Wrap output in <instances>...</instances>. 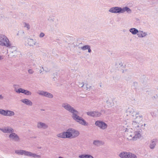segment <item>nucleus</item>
<instances>
[{
  "label": "nucleus",
  "instance_id": "11",
  "mask_svg": "<svg viewBox=\"0 0 158 158\" xmlns=\"http://www.w3.org/2000/svg\"><path fill=\"white\" fill-rule=\"evenodd\" d=\"M9 138L14 141L18 142L20 140V138L19 136L14 132L10 134Z\"/></svg>",
  "mask_w": 158,
  "mask_h": 158
},
{
  "label": "nucleus",
  "instance_id": "10",
  "mask_svg": "<svg viewBox=\"0 0 158 158\" xmlns=\"http://www.w3.org/2000/svg\"><path fill=\"white\" fill-rule=\"evenodd\" d=\"M37 93L39 95L49 98H52L53 97V95L51 93L43 90L39 91L37 92Z\"/></svg>",
  "mask_w": 158,
  "mask_h": 158
},
{
  "label": "nucleus",
  "instance_id": "29",
  "mask_svg": "<svg viewBox=\"0 0 158 158\" xmlns=\"http://www.w3.org/2000/svg\"><path fill=\"white\" fill-rule=\"evenodd\" d=\"M95 117H100L102 115V114L101 112H100L98 111H95Z\"/></svg>",
  "mask_w": 158,
  "mask_h": 158
},
{
  "label": "nucleus",
  "instance_id": "13",
  "mask_svg": "<svg viewBox=\"0 0 158 158\" xmlns=\"http://www.w3.org/2000/svg\"><path fill=\"white\" fill-rule=\"evenodd\" d=\"M157 142V139H153L151 141V143L150 144L149 147L151 149H154L156 144V143Z\"/></svg>",
  "mask_w": 158,
  "mask_h": 158
},
{
  "label": "nucleus",
  "instance_id": "36",
  "mask_svg": "<svg viewBox=\"0 0 158 158\" xmlns=\"http://www.w3.org/2000/svg\"><path fill=\"white\" fill-rule=\"evenodd\" d=\"M84 84H83V83H81L79 85V87H82L84 86Z\"/></svg>",
  "mask_w": 158,
  "mask_h": 158
},
{
  "label": "nucleus",
  "instance_id": "23",
  "mask_svg": "<svg viewBox=\"0 0 158 158\" xmlns=\"http://www.w3.org/2000/svg\"><path fill=\"white\" fill-rule=\"evenodd\" d=\"M102 143V142L98 140L94 141L93 144L97 146H99Z\"/></svg>",
  "mask_w": 158,
  "mask_h": 158
},
{
  "label": "nucleus",
  "instance_id": "33",
  "mask_svg": "<svg viewBox=\"0 0 158 158\" xmlns=\"http://www.w3.org/2000/svg\"><path fill=\"white\" fill-rule=\"evenodd\" d=\"M86 89L87 90H89L91 88V86H90L89 87H88V86H87V85H88V84H86Z\"/></svg>",
  "mask_w": 158,
  "mask_h": 158
},
{
  "label": "nucleus",
  "instance_id": "27",
  "mask_svg": "<svg viewBox=\"0 0 158 158\" xmlns=\"http://www.w3.org/2000/svg\"><path fill=\"white\" fill-rule=\"evenodd\" d=\"M23 94L27 95H31V92L25 89Z\"/></svg>",
  "mask_w": 158,
  "mask_h": 158
},
{
  "label": "nucleus",
  "instance_id": "42",
  "mask_svg": "<svg viewBox=\"0 0 158 158\" xmlns=\"http://www.w3.org/2000/svg\"><path fill=\"white\" fill-rule=\"evenodd\" d=\"M133 126V127H135V128H136V127H135L136 125V124L135 123V124H134V125H132Z\"/></svg>",
  "mask_w": 158,
  "mask_h": 158
},
{
  "label": "nucleus",
  "instance_id": "39",
  "mask_svg": "<svg viewBox=\"0 0 158 158\" xmlns=\"http://www.w3.org/2000/svg\"><path fill=\"white\" fill-rule=\"evenodd\" d=\"M155 98L156 99H158V96H157V95H156V96H154L152 98Z\"/></svg>",
  "mask_w": 158,
  "mask_h": 158
},
{
  "label": "nucleus",
  "instance_id": "28",
  "mask_svg": "<svg viewBox=\"0 0 158 158\" xmlns=\"http://www.w3.org/2000/svg\"><path fill=\"white\" fill-rule=\"evenodd\" d=\"M6 110L0 109V114L4 116L6 115Z\"/></svg>",
  "mask_w": 158,
  "mask_h": 158
},
{
  "label": "nucleus",
  "instance_id": "3",
  "mask_svg": "<svg viewBox=\"0 0 158 158\" xmlns=\"http://www.w3.org/2000/svg\"><path fill=\"white\" fill-rule=\"evenodd\" d=\"M0 45L5 46L6 47H11V49L15 50L14 52L11 51L12 53L16 52V48L15 46L11 47V44L10 43V41L7 37L3 34H0Z\"/></svg>",
  "mask_w": 158,
  "mask_h": 158
},
{
  "label": "nucleus",
  "instance_id": "2",
  "mask_svg": "<svg viewBox=\"0 0 158 158\" xmlns=\"http://www.w3.org/2000/svg\"><path fill=\"white\" fill-rule=\"evenodd\" d=\"M80 134V132L78 130L73 128H69L66 132L58 134L56 136L62 138L73 139L77 137Z\"/></svg>",
  "mask_w": 158,
  "mask_h": 158
},
{
  "label": "nucleus",
  "instance_id": "44",
  "mask_svg": "<svg viewBox=\"0 0 158 158\" xmlns=\"http://www.w3.org/2000/svg\"><path fill=\"white\" fill-rule=\"evenodd\" d=\"M42 71L41 70L39 71V72L40 73H41L42 72Z\"/></svg>",
  "mask_w": 158,
  "mask_h": 158
},
{
  "label": "nucleus",
  "instance_id": "7",
  "mask_svg": "<svg viewBox=\"0 0 158 158\" xmlns=\"http://www.w3.org/2000/svg\"><path fill=\"white\" fill-rule=\"evenodd\" d=\"M38 44L37 43V42L35 39L28 38L25 41L26 46L33 47L35 45H37Z\"/></svg>",
  "mask_w": 158,
  "mask_h": 158
},
{
  "label": "nucleus",
  "instance_id": "25",
  "mask_svg": "<svg viewBox=\"0 0 158 158\" xmlns=\"http://www.w3.org/2000/svg\"><path fill=\"white\" fill-rule=\"evenodd\" d=\"M89 46H90L89 45H85L82 47H81L80 48L82 50L84 51L86 50H87Z\"/></svg>",
  "mask_w": 158,
  "mask_h": 158
},
{
  "label": "nucleus",
  "instance_id": "9",
  "mask_svg": "<svg viewBox=\"0 0 158 158\" xmlns=\"http://www.w3.org/2000/svg\"><path fill=\"white\" fill-rule=\"evenodd\" d=\"M0 130L4 133H11L14 132V130L9 126L5 127L2 128H0Z\"/></svg>",
  "mask_w": 158,
  "mask_h": 158
},
{
  "label": "nucleus",
  "instance_id": "47",
  "mask_svg": "<svg viewBox=\"0 0 158 158\" xmlns=\"http://www.w3.org/2000/svg\"><path fill=\"white\" fill-rule=\"evenodd\" d=\"M132 116H134V114H133V115H132Z\"/></svg>",
  "mask_w": 158,
  "mask_h": 158
},
{
  "label": "nucleus",
  "instance_id": "1",
  "mask_svg": "<svg viewBox=\"0 0 158 158\" xmlns=\"http://www.w3.org/2000/svg\"><path fill=\"white\" fill-rule=\"evenodd\" d=\"M62 106L66 110L72 114V117L76 122L82 126H88L89 123L82 117L78 115V112L70 105L67 103H64L62 104Z\"/></svg>",
  "mask_w": 158,
  "mask_h": 158
},
{
  "label": "nucleus",
  "instance_id": "34",
  "mask_svg": "<svg viewBox=\"0 0 158 158\" xmlns=\"http://www.w3.org/2000/svg\"><path fill=\"white\" fill-rule=\"evenodd\" d=\"M44 35V34L43 32H41L40 35V37H43Z\"/></svg>",
  "mask_w": 158,
  "mask_h": 158
},
{
  "label": "nucleus",
  "instance_id": "21",
  "mask_svg": "<svg viewBox=\"0 0 158 158\" xmlns=\"http://www.w3.org/2000/svg\"><path fill=\"white\" fill-rule=\"evenodd\" d=\"M134 112V110L132 107H130L128 108L126 110L127 113L132 114H133Z\"/></svg>",
  "mask_w": 158,
  "mask_h": 158
},
{
  "label": "nucleus",
  "instance_id": "45",
  "mask_svg": "<svg viewBox=\"0 0 158 158\" xmlns=\"http://www.w3.org/2000/svg\"><path fill=\"white\" fill-rule=\"evenodd\" d=\"M134 84H137V83L136 82H134Z\"/></svg>",
  "mask_w": 158,
  "mask_h": 158
},
{
  "label": "nucleus",
  "instance_id": "32",
  "mask_svg": "<svg viewBox=\"0 0 158 158\" xmlns=\"http://www.w3.org/2000/svg\"><path fill=\"white\" fill-rule=\"evenodd\" d=\"M42 68L43 69V71H45L46 72H48L49 71V69L47 68H45L44 69V68L42 67Z\"/></svg>",
  "mask_w": 158,
  "mask_h": 158
},
{
  "label": "nucleus",
  "instance_id": "46",
  "mask_svg": "<svg viewBox=\"0 0 158 158\" xmlns=\"http://www.w3.org/2000/svg\"><path fill=\"white\" fill-rule=\"evenodd\" d=\"M145 125H146V124H144V126H145Z\"/></svg>",
  "mask_w": 158,
  "mask_h": 158
},
{
  "label": "nucleus",
  "instance_id": "18",
  "mask_svg": "<svg viewBox=\"0 0 158 158\" xmlns=\"http://www.w3.org/2000/svg\"><path fill=\"white\" fill-rule=\"evenodd\" d=\"M15 114L14 112L10 110H6L5 116H14Z\"/></svg>",
  "mask_w": 158,
  "mask_h": 158
},
{
  "label": "nucleus",
  "instance_id": "40",
  "mask_svg": "<svg viewBox=\"0 0 158 158\" xmlns=\"http://www.w3.org/2000/svg\"><path fill=\"white\" fill-rule=\"evenodd\" d=\"M3 59V57L2 56L0 55V60H2Z\"/></svg>",
  "mask_w": 158,
  "mask_h": 158
},
{
  "label": "nucleus",
  "instance_id": "43",
  "mask_svg": "<svg viewBox=\"0 0 158 158\" xmlns=\"http://www.w3.org/2000/svg\"><path fill=\"white\" fill-rule=\"evenodd\" d=\"M150 114L153 117V115H154V113L153 112H151L150 113Z\"/></svg>",
  "mask_w": 158,
  "mask_h": 158
},
{
  "label": "nucleus",
  "instance_id": "17",
  "mask_svg": "<svg viewBox=\"0 0 158 158\" xmlns=\"http://www.w3.org/2000/svg\"><path fill=\"white\" fill-rule=\"evenodd\" d=\"M148 35L147 33L143 31H139V32L137 34V35L139 37L143 38Z\"/></svg>",
  "mask_w": 158,
  "mask_h": 158
},
{
  "label": "nucleus",
  "instance_id": "20",
  "mask_svg": "<svg viewBox=\"0 0 158 158\" xmlns=\"http://www.w3.org/2000/svg\"><path fill=\"white\" fill-rule=\"evenodd\" d=\"M79 158H94L92 156L88 154H82L79 156Z\"/></svg>",
  "mask_w": 158,
  "mask_h": 158
},
{
  "label": "nucleus",
  "instance_id": "37",
  "mask_svg": "<svg viewBox=\"0 0 158 158\" xmlns=\"http://www.w3.org/2000/svg\"><path fill=\"white\" fill-rule=\"evenodd\" d=\"M88 52L89 53L91 51V49H90V46H89V48H88Z\"/></svg>",
  "mask_w": 158,
  "mask_h": 158
},
{
  "label": "nucleus",
  "instance_id": "4",
  "mask_svg": "<svg viewBox=\"0 0 158 158\" xmlns=\"http://www.w3.org/2000/svg\"><path fill=\"white\" fill-rule=\"evenodd\" d=\"M109 11L114 13H123L126 11L128 13H131V10L127 7H125L122 8L121 7L118 6L111 7L109 10Z\"/></svg>",
  "mask_w": 158,
  "mask_h": 158
},
{
  "label": "nucleus",
  "instance_id": "30",
  "mask_svg": "<svg viewBox=\"0 0 158 158\" xmlns=\"http://www.w3.org/2000/svg\"><path fill=\"white\" fill-rule=\"evenodd\" d=\"M24 24H25L24 26V27H26L27 29V30H29L30 28L29 24L28 23H25Z\"/></svg>",
  "mask_w": 158,
  "mask_h": 158
},
{
  "label": "nucleus",
  "instance_id": "38",
  "mask_svg": "<svg viewBox=\"0 0 158 158\" xmlns=\"http://www.w3.org/2000/svg\"><path fill=\"white\" fill-rule=\"evenodd\" d=\"M155 98L156 99H158V96H157V95H156V96H154L152 98Z\"/></svg>",
  "mask_w": 158,
  "mask_h": 158
},
{
  "label": "nucleus",
  "instance_id": "19",
  "mask_svg": "<svg viewBox=\"0 0 158 158\" xmlns=\"http://www.w3.org/2000/svg\"><path fill=\"white\" fill-rule=\"evenodd\" d=\"M129 31L134 35L138 34L139 32L138 30L134 28H130L129 29Z\"/></svg>",
  "mask_w": 158,
  "mask_h": 158
},
{
  "label": "nucleus",
  "instance_id": "35",
  "mask_svg": "<svg viewBox=\"0 0 158 158\" xmlns=\"http://www.w3.org/2000/svg\"><path fill=\"white\" fill-rule=\"evenodd\" d=\"M106 112L105 110H101L100 112H101V114H102H102H104Z\"/></svg>",
  "mask_w": 158,
  "mask_h": 158
},
{
  "label": "nucleus",
  "instance_id": "12",
  "mask_svg": "<svg viewBox=\"0 0 158 158\" xmlns=\"http://www.w3.org/2000/svg\"><path fill=\"white\" fill-rule=\"evenodd\" d=\"M37 127L40 129H46L48 128V125L47 124L41 122H38Z\"/></svg>",
  "mask_w": 158,
  "mask_h": 158
},
{
  "label": "nucleus",
  "instance_id": "24",
  "mask_svg": "<svg viewBox=\"0 0 158 158\" xmlns=\"http://www.w3.org/2000/svg\"><path fill=\"white\" fill-rule=\"evenodd\" d=\"M15 90L16 93H18L19 94L20 93H22L23 94L24 89H23L20 88H19L18 90L15 89Z\"/></svg>",
  "mask_w": 158,
  "mask_h": 158
},
{
  "label": "nucleus",
  "instance_id": "48",
  "mask_svg": "<svg viewBox=\"0 0 158 158\" xmlns=\"http://www.w3.org/2000/svg\"><path fill=\"white\" fill-rule=\"evenodd\" d=\"M100 87H101V85H100Z\"/></svg>",
  "mask_w": 158,
  "mask_h": 158
},
{
  "label": "nucleus",
  "instance_id": "6",
  "mask_svg": "<svg viewBox=\"0 0 158 158\" xmlns=\"http://www.w3.org/2000/svg\"><path fill=\"white\" fill-rule=\"evenodd\" d=\"M139 112H136L135 114V117L134 118V121L132 122V125L136 123V125L135 127L142 126V125L141 124L139 125V124L143 120V116L142 115H139Z\"/></svg>",
  "mask_w": 158,
  "mask_h": 158
},
{
  "label": "nucleus",
  "instance_id": "5",
  "mask_svg": "<svg viewBox=\"0 0 158 158\" xmlns=\"http://www.w3.org/2000/svg\"><path fill=\"white\" fill-rule=\"evenodd\" d=\"M15 153L18 155H24V156L36 157L38 156L35 153L30 152L22 150H17L15 151Z\"/></svg>",
  "mask_w": 158,
  "mask_h": 158
},
{
  "label": "nucleus",
  "instance_id": "26",
  "mask_svg": "<svg viewBox=\"0 0 158 158\" xmlns=\"http://www.w3.org/2000/svg\"><path fill=\"white\" fill-rule=\"evenodd\" d=\"M107 104V106L109 107H112L113 106L114 103L111 102H110V100H108L106 101Z\"/></svg>",
  "mask_w": 158,
  "mask_h": 158
},
{
  "label": "nucleus",
  "instance_id": "14",
  "mask_svg": "<svg viewBox=\"0 0 158 158\" xmlns=\"http://www.w3.org/2000/svg\"><path fill=\"white\" fill-rule=\"evenodd\" d=\"M141 129H139V130L138 131H136L135 133V136H133L132 137L133 140H136L135 138H139L141 136V135L140 133L141 131Z\"/></svg>",
  "mask_w": 158,
  "mask_h": 158
},
{
  "label": "nucleus",
  "instance_id": "22",
  "mask_svg": "<svg viewBox=\"0 0 158 158\" xmlns=\"http://www.w3.org/2000/svg\"><path fill=\"white\" fill-rule=\"evenodd\" d=\"M95 111H89L87 112V114L89 116H91L93 117H95Z\"/></svg>",
  "mask_w": 158,
  "mask_h": 158
},
{
  "label": "nucleus",
  "instance_id": "31",
  "mask_svg": "<svg viewBox=\"0 0 158 158\" xmlns=\"http://www.w3.org/2000/svg\"><path fill=\"white\" fill-rule=\"evenodd\" d=\"M28 73L30 74H32L34 73V71L32 69H29L28 70Z\"/></svg>",
  "mask_w": 158,
  "mask_h": 158
},
{
  "label": "nucleus",
  "instance_id": "15",
  "mask_svg": "<svg viewBox=\"0 0 158 158\" xmlns=\"http://www.w3.org/2000/svg\"><path fill=\"white\" fill-rule=\"evenodd\" d=\"M21 101L27 105L31 106L32 105V102L31 101L27 99H21Z\"/></svg>",
  "mask_w": 158,
  "mask_h": 158
},
{
  "label": "nucleus",
  "instance_id": "41",
  "mask_svg": "<svg viewBox=\"0 0 158 158\" xmlns=\"http://www.w3.org/2000/svg\"><path fill=\"white\" fill-rule=\"evenodd\" d=\"M3 98V97L1 95H0V99H2Z\"/></svg>",
  "mask_w": 158,
  "mask_h": 158
},
{
  "label": "nucleus",
  "instance_id": "8",
  "mask_svg": "<svg viewBox=\"0 0 158 158\" xmlns=\"http://www.w3.org/2000/svg\"><path fill=\"white\" fill-rule=\"evenodd\" d=\"M95 124L100 129L104 130L107 127V125L105 122L102 121L97 120L95 122Z\"/></svg>",
  "mask_w": 158,
  "mask_h": 158
},
{
  "label": "nucleus",
  "instance_id": "16",
  "mask_svg": "<svg viewBox=\"0 0 158 158\" xmlns=\"http://www.w3.org/2000/svg\"><path fill=\"white\" fill-rule=\"evenodd\" d=\"M128 152H123L120 153L119 154V156L121 158H128Z\"/></svg>",
  "mask_w": 158,
  "mask_h": 158
}]
</instances>
